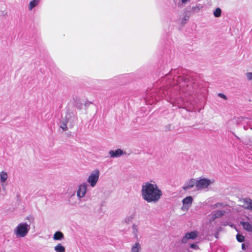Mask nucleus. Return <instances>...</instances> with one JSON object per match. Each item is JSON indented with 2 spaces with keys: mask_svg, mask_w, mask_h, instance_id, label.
Here are the masks:
<instances>
[{
  "mask_svg": "<svg viewBox=\"0 0 252 252\" xmlns=\"http://www.w3.org/2000/svg\"><path fill=\"white\" fill-rule=\"evenodd\" d=\"M178 71L174 69L166 75L163 79L168 80L166 82L167 89H165L163 94L165 96L169 95L170 98L174 99L173 105L177 104L179 108H187L189 102L194 106L196 101L193 99L198 93L197 84L193 81L190 74L185 75L183 73L182 75L176 77L175 74H178Z\"/></svg>",
  "mask_w": 252,
  "mask_h": 252,
  "instance_id": "obj_1",
  "label": "nucleus"
},
{
  "mask_svg": "<svg viewBox=\"0 0 252 252\" xmlns=\"http://www.w3.org/2000/svg\"><path fill=\"white\" fill-rule=\"evenodd\" d=\"M141 196L147 203H156L162 196V192L156 184L148 182L143 184L141 187Z\"/></svg>",
  "mask_w": 252,
  "mask_h": 252,
  "instance_id": "obj_2",
  "label": "nucleus"
},
{
  "mask_svg": "<svg viewBox=\"0 0 252 252\" xmlns=\"http://www.w3.org/2000/svg\"><path fill=\"white\" fill-rule=\"evenodd\" d=\"M25 220H28L29 223H20L14 229V232L17 237H25L31 229V224L34 223V219L31 216L26 217Z\"/></svg>",
  "mask_w": 252,
  "mask_h": 252,
  "instance_id": "obj_3",
  "label": "nucleus"
},
{
  "mask_svg": "<svg viewBox=\"0 0 252 252\" xmlns=\"http://www.w3.org/2000/svg\"><path fill=\"white\" fill-rule=\"evenodd\" d=\"M76 120V117L73 113H67L65 116V119L61 123L60 127L63 131H66L67 130V124L69 123V126L72 127L73 126V123Z\"/></svg>",
  "mask_w": 252,
  "mask_h": 252,
  "instance_id": "obj_4",
  "label": "nucleus"
},
{
  "mask_svg": "<svg viewBox=\"0 0 252 252\" xmlns=\"http://www.w3.org/2000/svg\"><path fill=\"white\" fill-rule=\"evenodd\" d=\"M99 175V171L96 169L93 171L88 177L87 182L92 188L95 186L97 182H98Z\"/></svg>",
  "mask_w": 252,
  "mask_h": 252,
  "instance_id": "obj_5",
  "label": "nucleus"
},
{
  "mask_svg": "<svg viewBox=\"0 0 252 252\" xmlns=\"http://www.w3.org/2000/svg\"><path fill=\"white\" fill-rule=\"evenodd\" d=\"M213 183V181L202 178L199 180H197L196 190H201L207 188L210 185Z\"/></svg>",
  "mask_w": 252,
  "mask_h": 252,
  "instance_id": "obj_6",
  "label": "nucleus"
},
{
  "mask_svg": "<svg viewBox=\"0 0 252 252\" xmlns=\"http://www.w3.org/2000/svg\"><path fill=\"white\" fill-rule=\"evenodd\" d=\"M87 185L86 183H84L79 186L77 191V196L79 199L82 198L85 196L87 192Z\"/></svg>",
  "mask_w": 252,
  "mask_h": 252,
  "instance_id": "obj_7",
  "label": "nucleus"
},
{
  "mask_svg": "<svg viewBox=\"0 0 252 252\" xmlns=\"http://www.w3.org/2000/svg\"><path fill=\"white\" fill-rule=\"evenodd\" d=\"M197 236V233L196 231H191L187 233L182 239V243H186L189 239H194Z\"/></svg>",
  "mask_w": 252,
  "mask_h": 252,
  "instance_id": "obj_8",
  "label": "nucleus"
},
{
  "mask_svg": "<svg viewBox=\"0 0 252 252\" xmlns=\"http://www.w3.org/2000/svg\"><path fill=\"white\" fill-rule=\"evenodd\" d=\"M196 180L194 179H191L185 184L184 186L183 187V189L185 190H187L191 189V188L195 186V189H196Z\"/></svg>",
  "mask_w": 252,
  "mask_h": 252,
  "instance_id": "obj_9",
  "label": "nucleus"
},
{
  "mask_svg": "<svg viewBox=\"0 0 252 252\" xmlns=\"http://www.w3.org/2000/svg\"><path fill=\"white\" fill-rule=\"evenodd\" d=\"M241 202L243 204L241 206L245 209L252 210V200L249 198L243 199Z\"/></svg>",
  "mask_w": 252,
  "mask_h": 252,
  "instance_id": "obj_10",
  "label": "nucleus"
},
{
  "mask_svg": "<svg viewBox=\"0 0 252 252\" xmlns=\"http://www.w3.org/2000/svg\"><path fill=\"white\" fill-rule=\"evenodd\" d=\"M123 153V151L120 149H118L116 150H110L109 152V154L112 158H119L121 157Z\"/></svg>",
  "mask_w": 252,
  "mask_h": 252,
  "instance_id": "obj_11",
  "label": "nucleus"
},
{
  "mask_svg": "<svg viewBox=\"0 0 252 252\" xmlns=\"http://www.w3.org/2000/svg\"><path fill=\"white\" fill-rule=\"evenodd\" d=\"M225 213V211L224 210H217L212 213L210 220L213 221L215 219L221 217Z\"/></svg>",
  "mask_w": 252,
  "mask_h": 252,
  "instance_id": "obj_12",
  "label": "nucleus"
},
{
  "mask_svg": "<svg viewBox=\"0 0 252 252\" xmlns=\"http://www.w3.org/2000/svg\"><path fill=\"white\" fill-rule=\"evenodd\" d=\"M240 224L242 225L243 228L248 232L252 231V224L248 221H241Z\"/></svg>",
  "mask_w": 252,
  "mask_h": 252,
  "instance_id": "obj_13",
  "label": "nucleus"
},
{
  "mask_svg": "<svg viewBox=\"0 0 252 252\" xmlns=\"http://www.w3.org/2000/svg\"><path fill=\"white\" fill-rule=\"evenodd\" d=\"M192 197L190 196H189L183 199L182 200V203L184 206H188V208H189L192 204Z\"/></svg>",
  "mask_w": 252,
  "mask_h": 252,
  "instance_id": "obj_14",
  "label": "nucleus"
},
{
  "mask_svg": "<svg viewBox=\"0 0 252 252\" xmlns=\"http://www.w3.org/2000/svg\"><path fill=\"white\" fill-rule=\"evenodd\" d=\"M39 2L40 0H32L31 1L28 6V9L32 10L34 7L38 5Z\"/></svg>",
  "mask_w": 252,
  "mask_h": 252,
  "instance_id": "obj_15",
  "label": "nucleus"
},
{
  "mask_svg": "<svg viewBox=\"0 0 252 252\" xmlns=\"http://www.w3.org/2000/svg\"><path fill=\"white\" fill-rule=\"evenodd\" d=\"M64 238L63 233L61 231H57L53 236V239L55 240H61Z\"/></svg>",
  "mask_w": 252,
  "mask_h": 252,
  "instance_id": "obj_16",
  "label": "nucleus"
},
{
  "mask_svg": "<svg viewBox=\"0 0 252 252\" xmlns=\"http://www.w3.org/2000/svg\"><path fill=\"white\" fill-rule=\"evenodd\" d=\"M8 185L7 182L1 183V187L2 188V190H1V195H4L6 194Z\"/></svg>",
  "mask_w": 252,
  "mask_h": 252,
  "instance_id": "obj_17",
  "label": "nucleus"
},
{
  "mask_svg": "<svg viewBox=\"0 0 252 252\" xmlns=\"http://www.w3.org/2000/svg\"><path fill=\"white\" fill-rule=\"evenodd\" d=\"M141 249V246L138 242H136L132 247L131 252H139Z\"/></svg>",
  "mask_w": 252,
  "mask_h": 252,
  "instance_id": "obj_18",
  "label": "nucleus"
},
{
  "mask_svg": "<svg viewBox=\"0 0 252 252\" xmlns=\"http://www.w3.org/2000/svg\"><path fill=\"white\" fill-rule=\"evenodd\" d=\"M54 250L57 252H65V248L61 244H58L54 247Z\"/></svg>",
  "mask_w": 252,
  "mask_h": 252,
  "instance_id": "obj_19",
  "label": "nucleus"
},
{
  "mask_svg": "<svg viewBox=\"0 0 252 252\" xmlns=\"http://www.w3.org/2000/svg\"><path fill=\"white\" fill-rule=\"evenodd\" d=\"M221 10L220 8H217L214 11V15L215 17H220L221 15Z\"/></svg>",
  "mask_w": 252,
  "mask_h": 252,
  "instance_id": "obj_20",
  "label": "nucleus"
},
{
  "mask_svg": "<svg viewBox=\"0 0 252 252\" xmlns=\"http://www.w3.org/2000/svg\"><path fill=\"white\" fill-rule=\"evenodd\" d=\"M7 179V174L6 172L1 171V183L5 182Z\"/></svg>",
  "mask_w": 252,
  "mask_h": 252,
  "instance_id": "obj_21",
  "label": "nucleus"
},
{
  "mask_svg": "<svg viewBox=\"0 0 252 252\" xmlns=\"http://www.w3.org/2000/svg\"><path fill=\"white\" fill-rule=\"evenodd\" d=\"M236 239L239 242H243L244 241L245 237L243 235L238 234L236 235Z\"/></svg>",
  "mask_w": 252,
  "mask_h": 252,
  "instance_id": "obj_22",
  "label": "nucleus"
},
{
  "mask_svg": "<svg viewBox=\"0 0 252 252\" xmlns=\"http://www.w3.org/2000/svg\"><path fill=\"white\" fill-rule=\"evenodd\" d=\"M189 19V16L188 15H185L184 17L182 18L181 24L183 25H184L187 21H188Z\"/></svg>",
  "mask_w": 252,
  "mask_h": 252,
  "instance_id": "obj_23",
  "label": "nucleus"
},
{
  "mask_svg": "<svg viewBox=\"0 0 252 252\" xmlns=\"http://www.w3.org/2000/svg\"><path fill=\"white\" fill-rule=\"evenodd\" d=\"M132 232L134 234V236L137 237V233H138V229L137 227V225L133 224L132 225Z\"/></svg>",
  "mask_w": 252,
  "mask_h": 252,
  "instance_id": "obj_24",
  "label": "nucleus"
},
{
  "mask_svg": "<svg viewBox=\"0 0 252 252\" xmlns=\"http://www.w3.org/2000/svg\"><path fill=\"white\" fill-rule=\"evenodd\" d=\"M202 7V6H201L200 4H198L197 5H196V6L195 7H193L192 8V10L195 12H198L199 11V10H200V9Z\"/></svg>",
  "mask_w": 252,
  "mask_h": 252,
  "instance_id": "obj_25",
  "label": "nucleus"
},
{
  "mask_svg": "<svg viewBox=\"0 0 252 252\" xmlns=\"http://www.w3.org/2000/svg\"><path fill=\"white\" fill-rule=\"evenodd\" d=\"M246 76L249 80H252V72H248L246 73Z\"/></svg>",
  "mask_w": 252,
  "mask_h": 252,
  "instance_id": "obj_26",
  "label": "nucleus"
},
{
  "mask_svg": "<svg viewBox=\"0 0 252 252\" xmlns=\"http://www.w3.org/2000/svg\"><path fill=\"white\" fill-rule=\"evenodd\" d=\"M218 95L220 97L224 99V100H226L227 99V96L225 94H223L220 93V94H218Z\"/></svg>",
  "mask_w": 252,
  "mask_h": 252,
  "instance_id": "obj_27",
  "label": "nucleus"
},
{
  "mask_svg": "<svg viewBox=\"0 0 252 252\" xmlns=\"http://www.w3.org/2000/svg\"><path fill=\"white\" fill-rule=\"evenodd\" d=\"M224 206V205L221 203H217L214 205L215 207H216V208L221 207Z\"/></svg>",
  "mask_w": 252,
  "mask_h": 252,
  "instance_id": "obj_28",
  "label": "nucleus"
},
{
  "mask_svg": "<svg viewBox=\"0 0 252 252\" xmlns=\"http://www.w3.org/2000/svg\"><path fill=\"white\" fill-rule=\"evenodd\" d=\"M76 107L78 108V109H81L82 108V104L81 103H77L76 104Z\"/></svg>",
  "mask_w": 252,
  "mask_h": 252,
  "instance_id": "obj_29",
  "label": "nucleus"
},
{
  "mask_svg": "<svg viewBox=\"0 0 252 252\" xmlns=\"http://www.w3.org/2000/svg\"><path fill=\"white\" fill-rule=\"evenodd\" d=\"M190 247V248H191L192 249H196L197 247V245L194 244H191Z\"/></svg>",
  "mask_w": 252,
  "mask_h": 252,
  "instance_id": "obj_30",
  "label": "nucleus"
},
{
  "mask_svg": "<svg viewBox=\"0 0 252 252\" xmlns=\"http://www.w3.org/2000/svg\"><path fill=\"white\" fill-rule=\"evenodd\" d=\"M182 3H186L189 0H180Z\"/></svg>",
  "mask_w": 252,
  "mask_h": 252,
  "instance_id": "obj_31",
  "label": "nucleus"
},
{
  "mask_svg": "<svg viewBox=\"0 0 252 252\" xmlns=\"http://www.w3.org/2000/svg\"><path fill=\"white\" fill-rule=\"evenodd\" d=\"M242 249L243 250H244L245 249V244H242Z\"/></svg>",
  "mask_w": 252,
  "mask_h": 252,
  "instance_id": "obj_32",
  "label": "nucleus"
},
{
  "mask_svg": "<svg viewBox=\"0 0 252 252\" xmlns=\"http://www.w3.org/2000/svg\"><path fill=\"white\" fill-rule=\"evenodd\" d=\"M148 99V96H147V97H146V101L147 100V99Z\"/></svg>",
  "mask_w": 252,
  "mask_h": 252,
  "instance_id": "obj_33",
  "label": "nucleus"
},
{
  "mask_svg": "<svg viewBox=\"0 0 252 252\" xmlns=\"http://www.w3.org/2000/svg\"><path fill=\"white\" fill-rule=\"evenodd\" d=\"M251 232H252V231Z\"/></svg>",
  "mask_w": 252,
  "mask_h": 252,
  "instance_id": "obj_34",
  "label": "nucleus"
}]
</instances>
